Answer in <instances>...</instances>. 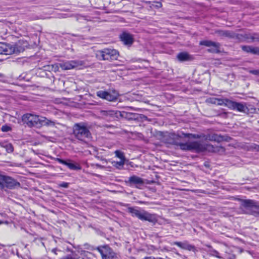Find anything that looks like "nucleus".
Here are the masks:
<instances>
[{"mask_svg": "<svg viewBox=\"0 0 259 259\" xmlns=\"http://www.w3.org/2000/svg\"><path fill=\"white\" fill-rule=\"evenodd\" d=\"M176 145L184 151H192L196 152H204L205 151L210 152H223L224 149L222 147H214L210 144H205L198 141L187 143H177Z\"/></svg>", "mask_w": 259, "mask_h": 259, "instance_id": "obj_1", "label": "nucleus"}, {"mask_svg": "<svg viewBox=\"0 0 259 259\" xmlns=\"http://www.w3.org/2000/svg\"><path fill=\"white\" fill-rule=\"evenodd\" d=\"M241 207L244 213L254 216H259V203L255 201L247 199L241 201Z\"/></svg>", "mask_w": 259, "mask_h": 259, "instance_id": "obj_2", "label": "nucleus"}, {"mask_svg": "<svg viewBox=\"0 0 259 259\" xmlns=\"http://www.w3.org/2000/svg\"><path fill=\"white\" fill-rule=\"evenodd\" d=\"M25 50V47L19 42L12 45L5 43H0V55H9L14 53H19Z\"/></svg>", "mask_w": 259, "mask_h": 259, "instance_id": "obj_3", "label": "nucleus"}, {"mask_svg": "<svg viewBox=\"0 0 259 259\" xmlns=\"http://www.w3.org/2000/svg\"><path fill=\"white\" fill-rule=\"evenodd\" d=\"M128 211L133 216L136 217L142 221H147L154 224L157 222L155 214H151L145 210L140 211L132 207L128 208Z\"/></svg>", "mask_w": 259, "mask_h": 259, "instance_id": "obj_4", "label": "nucleus"}, {"mask_svg": "<svg viewBox=\"0 0 259 259\" xmlns=\"http://www.w3.org/2000/svg\"><path fill=\"white\" fill-rule=\"evenodd\" d=\"M73 130V135L79 140L84 141L85 139L90 137L91 133L83 123L75 124Z\"/></svg>", "mask_w": 259, "mask_h": 259, "instance_id": "obj_5", "label": "nucleus"}, {"mask_svg": "<svg viewBox=\"0 0 259 259\" xmlns=\"http://www.w3.org/2000/svg\"><path fill=\"white\" fill-rule=\"evenodd\" d=\"M118 56V52L114 49H105L96 52V56L100 60H117Z\"/></svg>", "mask_w": 259, "mask_h": 259, "instance_id": "obj_6", "label": "nucleus"}, {"mask_svg": "<svg viewBox=\"0 0 259 259\" xmlns=\"http://www.w3.org/2000/svg\"><path fill=\"white\" fill-rule=\"evenodd\" d=\"M40 117L36 114L26 113L22 116V120L29 127L39 128Z\"/></svg>", "mask_w": 259, "mask_h": 259, "instance_id": "obj_7", "label": "nucleus"}, {"mask_svg": "<svg viewBox=\"0 0 259 259\" xmlns=\"http://www.w3.org/2000/svg\"><path fill=\"white\" fill-rule=\"evenodd\" d=\"M20 183L17 182L12 178L2 174L0 186L2 188L7 187L9 189H13L16 187H19Z\"/></svg>", "mask_w": 259, "mask_h": 259, "instance_id": "obj_8", "label": "nucleus"}, {"mask_svg": "<svg viewBox=\"0 0 259 259\" xmlns=\"http://www.w3.org/2000/svg\"><path fill=\"white\" fill-rule=\"evenodd\" d=\"M97 96L103 99L113 102L117 99L119 94L115 90H112L110 92L100 90L97 92Z\"/></svg>", "mask_w": 259, "mask_h": 259, "instance_id": "obj_9", "label": "nucleus"}, {"mask_svg": "<svg viewBox=\"0 0 259 259\" xmlns=\"http://www.w3.org/2000/svg\"><path fill=\"white\" fill-rule=\"evenodd\" d=\"M84 62L80 60H71L59 63V66L62 70H70L83 66Z\"/></svg>", "mask_w": 259, "mask_h": 259, "instance_id": "obj_10", "label": "nucleus"}, {"mask_svg": "<svg viewBox=\"0 0 259 259\" xmlns=\"http://www.w3.org/2000/svg\"><path fill=\"white\" fill-rule=\"evenodd\" d=\"M199 45L211 48L208 51L212 53H218L220 52V44L210 40H203L199 42Z\"/></svg>", "mask_w": 259, "mask_h": 259, "instance_id": "obj_11", "label": "nucleus"}, {"mask_svg": "<svg viewBox=\"0 0 259 259\" xmlns=\"http://www.w3.org/2000/svg\"><path fill=\"white\" fill-rule=\"evenodd\" d=\"M96 249L100 253L103 259H106L108 256L113 255V252L107 245L97 247Z\"/></svg>", "mask_w": 259, "mask_h": 259, "instance_id": "obj_12", "label": "nucleus"}, {"mask_svg": "<svg viewBox=\"0 0 259 259\" xmlns=\"http://www.w3.org/2000/svg\"><path fill=\"white\" fill-rule=\"evenodd\" d=\"M228 108L232 110H236L238 111L244 112L246 108L245 105L242 103H238L230 101L228 104Z\"/></svg>", "mask_w": 259, "mask_h": 259, "instance_id": "obj_13", "label": "nucleus"}, {"mask_svg": "<svg viewBox=\"0 0 259 259\" xmlns=\"http://www.w3.org/2000/svg\"><path fill=\"white\" fill-rule=\"evenodd\" d=\"M178 136L174 133H165L162 137V140L166 143L176 144H177L176 140L178 139Z\"/></svg>", "mask_w": 259, "mask_h": 259, "instance_id": "obj_14", "label": "nucleus"}, {"mask_svg": "<svg viewBox=\"0 0 259 259\" xmlns=\"http://www.w3.org/2000/svg\"><path fill=\"white\" fill-rule=\"evenodd\" d=\"M203 138H204L205 140L215 141L217 142H221L225 140L223 136L218 135L215 134H208L207 135H204L203 136Z\"/></svg>", "mask_w": 259, "mask_h": 259, "instance_id": "obj_15", "label": "nucleus"}, {"mask_svg": "<svg viewBox=\"0 0 259 259\" xmlns=\"http://www.w3.org/2000/svg\"><path fill=\"white\" fill-rule=\"evenodd\" d=\"M121 40L126 45H131L134 41L133 36L127 32H123L120 35Z\"/></svg>", "mask_w": 259, "mask_h": 259, "instance_id": "obj_16", "label": "nucleus"}, {"mask_svg": "<svg viewBox=\"0 0 259 259\" xmlns=\"http://www.w3.org/2000/svg\"><path fill=\"white\" fill-rule=\"evenodd\" d=\"M117 113V111H115L114 110H100V115L104 118H114L116 117V114Z\"/></svg>", "mask_w": 259, "mask_h": 259, "instance_id": "obj_17", "label": "nucleus"}, {"mask_svg": "<svg viewBox=\"0 0 259 259\" xmlns=\"http://www.w3.org/2000/svg\"><path fill=\"white\" fill-rule=\"evenodd\" d=\"M40 119L39 128L42 126L53 127L56 125L55 121L48 119L45 117L41 116Z\"/></svg>", "mask_w": 259, "mask_h": 259, "instance_id": "obj_18", "label": "nucleus"}, {"mask_svg": "<svg viewBox=\"0 0 259 259\" xmlns=\"http://www.w3.org/2000/svg\"><path fill=\"white\" fill-rule=\"evenodd\" d=\"M129 183L131 185H136V187L139 188V186H141L144 184L143 180L137 176H133L129 178Z\"/></svg>", "mask_w": 259, "mask_h": 259, "instance_id": "obj_19", "label": "nucleus"}, {"mask_svg": "<svg viewBox=\"0 0 259 259\" xmlns=\"http://www.w3.org/2000/svg\"><path fill=\"white\" fill-rule=\"evenodd\" d=\"M241 48L243 51L247 53H250L252 54L259 55V48L253 47L249 46H242Z\"/></svg>", "mask_w": 259, "mask_h": 259, "instance_id": "obj_20", "label": "nucleus"}, {"mask_svg": "<svg viewBox=\"0 0 259 259\" xmlns=\"http://www.w3.org/2000/svg\"><path fill=\"white\" fill-rule=\"evenodd\" d=\"M216 34L222 38L224 37H234V33L227 30H218L215 32Z\"/></svg>", "mask_w": 259, "mask_h": 259, "instance_id": "obj_21", "label": "nucleus"}, {"mask_svg": "<svg viewBox=\"0 0 259 259\" xmlns=\"http://www.w3.org/2000/svg\"><path fill=\"white\" fill-rule=\"evenodd\" d=\"M245 38L249 42L259 41V35L256 33L246 34Z\"/></svg>", "mask_w": 259, "mask_h": 259, "instance_id": "obj_22", "label": "nucleus"}, {"mask_svg": "<svg viewBox=\"0 0 259 259\" xmlns=\"http://www.w3.org/2000/svg\"><path fill=\"white\" fill-rule=\"evenodd\" d=\"M177 57L180 61H185L189 60L190 58V56L187 53L183 52L179 53Z\"/></svg>", "mask_w": 259, "mask_h": 259, "instance_id": "obj_23", "label": "nucleus"}, {"mask_svg": "<svg viewBox=\"0 0 259 259\" xmlns=\"http://www.w3.org/2000/svg\"><path fill=\"white\" fill-rule=\"evenodd\" d=\"M230 101V100L227 98H217V105L220 106L224 105L228 108V104Z\"/></svg>", "mask_w": 259, "mask_h": 259, "instance_id": "obj_24", "label": "nucleus"}, {"mask_svg": "<svg viewBox=\"0 0 259 259\" xmlns=\"http://www.w3.org/2000/svg\"><path fill=\"white\" fill-rule=\"evenodd\" d=\"M183 249L192 251H195L196 250L195 247L194 245L189 244L187 241H184Z\"/></svg>", "mask_w": 259, "mask_h": 259, "instance_id": "obj_25", "label": "nucleus"}, {"mask_svg": "<svg viewBox=\"0 0 259 259\" xmlns=\"http://www.w3.org/2000/svg\"><path fill=\"white\" fill-rule=\"evenodd\" d=\"M64 165L67 166L69 168L72 170H78L81 169V167L79 165H76L73 163L69 162L67 161H66V164Z\"/></svg>", "mask_w": 259, "mask_h": 259, "instance_id": "obj_26", "label": "nucleus"}, {"mask_svg": "<svg viewBox=\"0 0 259 259\" xmlns=\"http://www.w3.org/2000/svg\"><path fill=\"white\" fill-rule=\"evenodd\" d=\"M125 160H120L119 161H113L112 162L113 165L118 169H121L125 163Z\"/></svg>", "mask_w": 259, "mask_h": 259, "instance_id": "obj_27", "label": "nucleus"}, {"mask_svg": "<svg viewBox=\"0 0 259 259\" xmlns=\"http://www.w3.org/2000/svg\"><path fill=\"white\" fill-rule=\"evenodd\" d=\"M183 135L185 138H194V139H199L201 138H203V135H196V134H183Z\"/></svg>", "mask_w": 259, "mask_h": 259, "instance_id": "obj_28", "label": "nucleus"}, {"mask_svg": "<svg viewBox=\"0 0 259 259\" xmlns=\"http://www.w3.org/2000/svg\"><path fill=\"white\" fill-rule=\"evenodd\" d=\"M115 155L117 157L119 158L121 160H125V158L124 155V153L119 150H116L115 151Z\"/></svg>", "mask_w": 259, "mask_h": 259, "instance_id": "obj_29", "label": "nucleus"}, {"mask_svg": "<svg viewBox=\"0 0 259 259\" xmlns=\"http://www.w3.org/2000/svg\"><path fill=\"white\" fill-rule=\"evenodd\" d=\"M84 248L90 250H94L95 249H96V248H95L94 247L91 246L90 244L88 243H85L83 244Z\"/></svg>", "mask_w": 259, "mask_h": 259, "instance_id": "obj_30", "label": "nucleus"}, {"mask_svg": "<svg viewBox=\"0 0 259 259\" xmlns=\"http://www.w3.org/2000/svg\"><path fill=\"white\" fill-rule=\"evenodd\" d=\"M183 244H184V241L183 242L176 241V242H174L171 243V245H176L182 249H183Z\"/></svg>", "mask_w": 259, "mask_h": 259, "instance_id": "obj_31", "label": "nucleus"}, {"mask_svg": "<svg viewBox=\"0 0 259 259\" xmlns=\"http://www.w3.org/2000/svg\"><path fill=\"white\" fill-rule=\"evenodd\" d=\"M59 64H54L51 66V70L54 72H57L59 70Z\"/></svg>", "mask_w": 259, "mask_h": 259, "instance_id": "obj_32", "label": "nucleus"}, {"mask_svg": "<svg viewBox=\"0 0 259 259\" xmlns=\"http://www.w3.org/2000/svg\"><path fill=\"white\" fill-rule=\"evenodd\" d=\"M207 101L211 104H216L217 102V98H210L207 100Z\"/></svg>", "mask_w": 259, "mask_h": 259, "instance_id": "obj_33", "label": "nucleus"}, {"mask_svg": "<svg viewBox=\"0 0 259 259\" xmlns=\"http://www.w3.org/2000/svg\"><path fill=\"white\" fill-rule=\"evenodd\" d=\"M6 150L8 153H11L13 151V147L10 144L6 145Z\"/></svg>", "mask_w": 259, "mask_h": 259, "instance_id": "obj_34", "label": "nucleus"}, {"mask_svg": "<svg viewBox=\"0 0 259 259\" xmlns=\"http://www.w3.org/2000/svg\"><path fill=\"white\" fill-rule=\"evenodd\" d=\"M1 130L4 132H9V131H11V128L9 126L5 125L2 126Z\"/></svg>", "mask_w": 259, "mask_h": 259, "instance_id": "obj_35", "label": "nucleus"}, {"mask_svg": "<svg viewBox=\"0 0 259 259\" xmlns=\"http://www.w3.org/2000/svg\"><path fill=\"white\" fill-rule=\"evenodd\" d=\"M249 73L259 76V69L257 70H250L249 71Z\"/></svg>", "mask_w": 259, "mask_h": 259, "instance_id": "obj_36", "label": "nucleus"}, {"mask_svg": "<svg viewBox=\"0 0 259 259\" xmlns=\"http://www.w3.org/2000/svg\"><path fill=\"white\" fill-rule=\"evenodd\" d=\"M69 186V183L66 182H62V183L59 184V186L63 188H68Z\"/></svg>", "mask_w": 259, "mask_h": 259, "instance_id": "obj_37", "label": "nucleus"}, {"mask_svg": "<svg viewBox=\"0 0 259 259\" xmlns=\"http://www.w3.org/2000/svg\"><path fill=\"white\" fill-rule=\"evenodd\" d=\"M56 160L57 161H58V162H59L60 163H61V164H66V161H65L64 160H63L62 159L57 158L56 159Z\"/></svg>", "mask_w": 259, "mask_h": 259, "instance_id": "obj_38", "label": "nucleus"}, {"mask_svg": "<svg viewBox=\"0 0 259 259\" xmlns=\"http://www.w3.org/2000/svg\"><path fill=\"white\" fill-rule=\"evenodd\" d=\"M117 257L116 254L113 252V255H111V256H108L106 259H117Z\"/></svg>", "mask_w": 259, "mask_h": 259, "instance_id": "obj_39", "label": "nucleus"}, {"mask_svg": "<svg viewBox=\"0 0 259 259\" xmlns=\"http://www.w3.org/2000/svg\"><path fill=\"white\" fill-rule=\"evenodd\" d=\"M61 259H76V258L70 255H67V256H65L62 257Z\"/></svg>", "mask_w": 259, "mask_h": 259, "instance_id": "obj_40", "label": "nucleus"}, {"mask_svg": "<svg viewBox=\"0 0 259 259\" xmlns=\"http://www.w3.org/2000/svg\"><path fill=\"white\" fill-rule=\"evenodd\" d=\"M251 147L252 148L254 149L255 150H256V151H259V146L258 145L254 144L253 145L251 146Z\"/></svg>", "mask_w": 259, "mask_h": 259, "instance_id": "obj_41", "label": "nucleus"}, {"mask_svg": "<svg viewBox=\"0 0 259 259\" xmlns=\"http://www.w3.org/2000/svg\"><path fill=\"white\" fill-rule=\"evenodd\" d=\"M144 259H155L154 257L149 256V257H146Z\"/></svg>", "mask_w": 259, "mask_h": 259, "instance_id": "obj_42", "label": "nucleus"}, {"mask_svg": "<svg viewBox=\"0 0 259 259\" xmlns=\"http://www.w3.org/2000/svg\"><path fill=\"white\" fill-rule=\"evenodd\" d=\"M258 111H259V108H257V109H255V112L256 113H258H258H259Z\"/></svg>", "mask_w": 259, "mask_h": 259, "instance_id": "obj_43", "label": "nucleus"}, {"mask_svg": "<svg viewBox=\"0 0 259 259\" xmlns=\"http://www.w3.org/2000/svg\"><path fill=\"white\" fill-rule=\"evenodd\" d=\"M82 252H83V253H89L88 252H85V251H82V250H81V253H81V254H82Z\"/></svg>", "mask_w": 259, "mask_h": 259, "instance_id": "obj_44", "label": "nucleus"}, {"mask_svg": "<svg viewBox=\"0 0 259 259\" xmlns=\"http://www.w3.org/2000/svg\"><path fill=\"white\" fill-rule=\"evenodd\" d=\"M157 259H169V258H167V257H166L165 258H162L159 257V258H157Z\"/></svg>", "mask_w": 259, "mask_h": 259, "instance_id": "obj_45", "label": "nucleus"}, {"mask_svg": "<svg viewBox=\"0 0 259 259\" xmlns=\"http://www.w3.org/2000/svg\"><path fill=\"white\" fill-rule=\"evenodd\" d=\"M4 76L3 74L2 73H0V77H3Z\"/></svg>", "mask_w": 259, "mask_h": 259, "instance_id": "obj_46", "label": "nucleus"}, {"mask_svg": "<svg viewBox=\"0 0 259 259\" xmlns=\"http://www.w3.org/2000/svg\"><path fill=\"white\" fill-rule=\"evenodd\" d=\"M130 259H135V258H134V257H131Z\"/></svg>", "mask_w": 259, "mask_h": 259, "instance_id": "obj_47", "label": "nucleus"}, {"mask_svg": "<svg viewBox=\"0 0 259 259\" xmlns=\"http://www.w3.org/2000/svg\"><path fill=\"white\" fill-rule=\"evenodd\" d=\"M2 224V222L0 221V224Z\"/></svg>", "mask_w": 259, "mask_h": 259, "instance_id": "obj_48", "label": "nucleus"}]
</instances>
